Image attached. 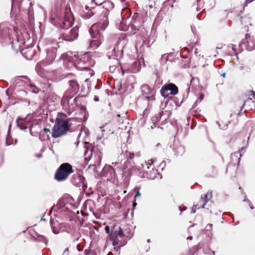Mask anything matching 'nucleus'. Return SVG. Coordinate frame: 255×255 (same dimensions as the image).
<instances>
[{
	"label": "nucleus",
	"instance_id": "34",
	"mask_svg": "<svg viewBox=\"0 0 255 255\" xmlns=\"http://www.w3.org/2000/svg\"><path fill=\"white\" fill-rule=\"evenodd\" d=\"M64 205V203H63V200L62 199H60L59 200L56 206L59 210L66 209L68 212H69V210L68 209V208L65 207Z\"/></svg>",
	"mask_w": 255,
	"mask_h": 255
},
{
	"label": "nucleus",
	"instance_id": "15",
	"mask_svg": "<svg viewBox=\"0 0 255 255\" xmlns=\"http://www.w3.org/2000/svg\"><path fill=\"white\" fill-rule=\"evenodd\" d=\"M74 56L77 59L75 62L81 66H84L85 68L90 65L89 63L91 59H90L88 54L85 53L84 54L78 55L75 54Z\"/></svg>",
	"mask_w": 255,
	"mask_h": 255
},
{
	"label": "nucleus",
	"instance_id": "51",
	"mask_svg": "<svg viewBox=\"0 0 255 255\" xmlns=\"http://www.w3.org/2000/svg\"><path fill=\"white\" fill-rule=\"evenodd\" d=\"M105 231L106 234L110 235V228L109 226H106L105 228Z\"/></svg>",
	"mask_w": 255,
	"mask_h": 255
},
{
	"label": "nucleus",
	"instance_id": "56",
	"mask_svg": "<svg viewBox=\"0 0 255 255\" xmlns=\"http://www.w3.org/2000/svg\"><path fill=\"white\" fill-rule=\"evenodd\" d=\"M90 250H85L84 251V255H89L90 254Z\"/></svg>",
	"mask_w": 255,
	"mask_h": 255
},
{
	"label": "nucleus",
	"instance_id": "62",
	"mask_svg": "<svg viewBox=\"0 0 255 255\" xmlns=\"http://www.w3.org/2000/svg\"><path fill=\"white\" fill-rule=\"evenodd\" d=\"M218 72L221 76L223 77V71L221 68L219 69Z\"/></svg>",
	"mask_w": 255,
	"mask_h": 255
},
{
	"label": "nucleus",
	"instance_id": "52",
	"mask_svg": "<svg viewBox=\"0 0 255 255\" xmlns=\"http://www.w3.org/2000/svg\"><path fill=\"white\" fill-rule=\"evenodd\" d=\"M60 58L63 60L68 59V55L66 53H63L61 55Z\"/></svg>",
	"mask_w": 255,
	"mask_h": 255
},
{
	"label": "nucleus",
	"instance_id": "17",
	"mask_svg": "<svg viewBox=\"0 0 255 255\" xmlns=\"http://www.w3.org/2000/svg\"><path fill=\"white\" fill-rule=\"evenodd\" d=\"M115 175L114 169L110 165L105 166L102 171V176L107 178V180L113 178Z\"/></svg>",
	"mask_w": 255,
	"mask_h": 255
},
{
	"label": "nucleus",
	"instance_id": "16",
	"mask_svg": "<svg viewBox=\"0 0 255 255\" xmlns=\"http://www.w3.org/2000/svg\"><path fill=\"white\" fill-rule=\"evenodd\" d=\"M68 83L69 87L65 93L74 96L79 91V84L75 80H69Z\"/></svg>",
	"mask_w": 255,
	"mask_h": 255
},
{
	"label": "nucleus",
	"instance_id": "35",
	"mask_svg": "<svg viewBox=\"0 0 255 255\" xmlns=\"http://www.w3.org/2000/svg\"><path fill=\"white\" fill-rule=\"evenodd\" d=\"M39 139L41 141H45L49 139L48 134H45L44 132H40L39 135Z\"/></svg>",
	"mask_w": 255,
	"mask_h": 255
},
{
	"label": "nucleus",
	"instance_id": "22",
	"mask_svg": "<svg viewBox=\"0 0 255 255\" xmlns=\"http://www.w3.org/2000/svg\"><path fill=\"white\" fill-rule=\"evenodd\" d=\"M114 228L115 230L114 231L112 230L110 236H113L114 237H117L118 238V237L120 238H123L125 236L124 232L121 227L119 226L117 228H116V227H115Z\"/></svg>",
	"mask_w": 255,
	"mask_h": 255
},
{
	"label": "nucleus",
	"instance_id": "25",
	"mask_svg": "<svg viewBox=\"0 0 255 255\" xmlns=\"http://www.w3.org/2000/svg\"><path fill=\"white\" fill-rule=\"evenodd\" d=\"M85 148H86V150L84 152V155L85 156V160L89 161L91 159L92 155H93V148H90L89 147H87V144H90L89 142H85Z\"/></svg>",
	"mask_w": 255,
	"mask_h": 255
},
{
	"label": "nucleus",
	"instance_id": "31",
	"mask_svg": "<svg viewBox=\"0 0 255 255\" xmlns=\"http://www.w3.org/2000/svg\"><path fill=\"white\" fill-rule=\"evenodd\" d=\"M137 33V35L140 36L141 38L145 37L146 35V31L143 27H141L138 29L137 30L134 31L132 34H135Z\"/></svg>",
	"mask_w": 255,
	"mask_h": 255
},
{
	"label": "nucleus",
	"instance_id": "5",
	"mask_svg": "<svg viewBox=\"0 0 255 255\" xmlns=\"http://www.w3.org/2000/svg\"><path fill=\"white\" fill-rule=\"evenodd\" d=\"M128 42L125 36L120 37L112 51L111 55H109V58L115 59L117 64H120L119 59L123 57V50L126 48Z\"/></svg>",
	"mask_w": 255,
	"mask_h": 255
},
{
	"label": "nucleus",
	"instance_id": "8",
	"mask_svg": "<svg viewBox=\"0 0 255 255\" xmlns=\"http://www.w3.org/2000/svg\"><path fill=\"white\" fill-rule=\"evenodd\" d=\"M255 49V37L249 34L245 35V37L242 39L239 45V50L242 51L244 49L251 51Z\"/></svg>",
	"mask_w": 255,
	"mask_h": 255
},
{
	"label": "nucleus",
	"instance_id": "6",
	"mask_svg": "<svg viewBox=\"0 0 255 255\" xmlns=\"http://www.w3.org/2000/svg\"><path fill=\"white\" fill-rule=\"evenodd\" d=\"M9 30V28L6 26L5 23L0 24V41L2 44H10L11 48L16 50L19 47L18 40L16 37V40H11Z\"/></svg>",
	"mask_w": 255,
	"mask_h": 255
},
{
	"label": "nucleus",
	"instance_id": "20",
	"mask_svg": "<svg viewBox=\"0 0 255 255\" xmlns=\"http://www.w3.org/2000/svg\"><path fill=\"white\" fill-rule=\"evenodd\" d=\"M104 5L102 7L103 10L100 14V15H99L98 18H101L102 17V15H103L104 12H105V10H107L108 12V15L109 14L110 10L112 9L113 8L114 6V3L110 0H105L103 2Z\"/></svg>",
	"mask_w": 255,
	"mask_h": 255
},
{
	"label": "nucleus",
	"instance_id": "44",
	"mask_svg": "<svg viewBox=\"0 0 255 255\" xmlns=\"http://www.w3.org/2000/svg\"><path fill=\"white\" fill-rule=\"evenodd\" d=\"M30 90L33 93H38L39 92V89L35 86L30 84L29 85Z\"/></svg>",
	"mask_w": 255,
	"mask_h": 255
},
{
	"label": "nucleus",
	"instance_id": "12",
	"mask_svg": "<svg viewBox=\"0 0 255 255\" xmlns=\"http://www.w3.org/2000/svg\"><path fill=\"white\" fill-rule=\"evenodd\" d=\"M142 95L148 101H152L155 100V91L148 85L144 84L141 87Z\"/></svg>",
	"mask_w": 255,
	"mask_h": 255
},
{
	"label": "nucleus",
	"instance_id": "29",
	"mask_svg": "<svg viewBox=\"0 0 255 255\" xmlns=\"http://www.w3.org/2000/svg\"><path fill=\"white\" fill-rule=\"evenodd\" d=\"M163 115H164V112L162 111H161L157 115H156L154 117H152L151 119V120L152 123H153V125H154L157 122H158L161 119V117Z\"/></svg>",
	"mask_w": 255,
	"mask_h": 255
},
{
	"label": "nucleus",
	"instance_id": "41",
	"mask_svg": "<svg viewBox=\"0 0 255 255\" xmlns=\"http://www.w3.org/2000/svg\"><path fill=\"white\" fill-rule=\"evenodd\" d=\"M11 128V125H10L9 126V129H8V130L7 131V137H6V144L7 145H10L12 144V142L10 141V140L9 139V132H10V129Z\"/></svg>",
	"mask_w": 255,
	"mask_h": 255
},
{
	"label": "nucleus",
	"instance_id": "2",
	"mask_svg": "<svg viewBox=\"0 0 255 255\" xmlns=\"http://www.w3.org/2000/svg\"><path fill=\"white\" fill-rule=\"evenodd\" d=\"M99 21L93 24L89 29V33L92 38L95 39L90 42V46L98 47L101 43L102 34L100 30L104 31L109 25L108 12L105 10L102 17L98 18Z\"/></svg>",
	"mask_w": 255,
	"mask_h": 255
},
{
	"label": "nucleus",
	"instance_id": "13",
	"mask_svg": "<svg viewBox=\"0 0 255 255\" xmlns=\"http://www.w3.org/2000/svg\"><path fill=\"white\" fill-rule=\"evenodd\" d=\"M73 96L64 93L62 99L61 105L64 110H68L77 101V98L72 100Z\"/></svg>",
	"mask_w": 255,
	"mask_h": 255
},
{
	"label": "nucleus",
	"instance_id": "11",
	"mask_svg": "<svg viewBox=\"0 0 255 255\" xmlns=\"http://www.w3.org/2000/svg\"><path fill=\"white\" fill-rule=\"evenodd\" d=\"M85 178L80 174H74L72 175L71 182L74 186L82 188L83 191H85L87 188V185L85 183Z\"/></svg>",
	"mask_w": 255,
	"mask_h": 255
},
{
	"label": "nucleus",
	"instance_id": "64",
	"mask_svg": "<svg viewBox=\"0 0 255 255\" xmlns=\"http://www.w3.org/2000/svg\"><path fill=\"white\" fill-rule=\"evenodd\" d=\"M42 156H43V155H42V153H38V154H36V156L37 157H38V158H40L42 157Z\"/></svg>",
	"mask_w": 255,
	"mask_h": 255
},
{
	"label": "nucleus",
	"instance_id": "4",
	"mask_svg": "<svg viewBox=\"0 0 255 255\" xmlns=\"http://www.w3.org/2000/svg\"><path fill=\"white\" fill-rule=\"evenodd\" d=\"M131 171L140 178L149 179H154L158 174L157 170L154 169L151 165L148 166L145 161L139 166L132 167Z\"/></svg>",
	"mask_w": 255,
	"mask_h": 255
},
{
	"label": "nucleus",
	"instance_id": "14",
	"mask_svg": "<svg viewBox=\"0 0 255 255\" xmlns=\"http://www.w3.org/2000/svg\"><path fill=\"white\" fill-rule=\"evenodd\" d=\"M134 157V154L133 152L126 150L125 152L123 151L118 157V161H120V164H122V161L124 159H126L124 161V169L128 168L127 165V162L128 161V159H132ZM119 162H115V164H119Z\"/></svg>",
	"mask_w": 255,
	"mask_h": 255
},
{
	"label": "nucleus",
	"instance_id": "24",
	"mask_svg": "<svg viewBox=\"0 0 255 255\" xmlns=\"http://www.w3.org/2000/svg\"><path fill=\"white\" fill-rule=\"evenodd\" d=\"M236 46L235 45H228L226 48V55L233 56H237L238 52L236 50Z\"/></svg>",
	"mask_w": 255,
	"mask_h": 255
},
{
	"label": "nucleus",
	"instance_id": "1",
	"mask_svg": "<svg viewBox=\"0 0 255 255\" xmlns=\"http://www.w3.org/2000/svg\"><path fill=\"white\" fill-rule=\"evenodd\" d=\"M50 21L61 31L59 40L62 39L65 41L71 42L77 39L79 35V28L77 26H75L70 31H67L73 25L74 21V17L70 8L66 7L64 13L61 16L57 15L55 17L51 16Z\"/></svg>",
	"mask_w": 255,
	"mask_h": 255
},
{
	"label": "nucleus",
	"instance_id": "3",
	"mask_svg": "<svg viewBox=\"0 0 255 255\" xmlns=\"http://www.w3.org/2000/svg\"><path fill=\"white\" fill-rule=\"evenodd\" d=\"M61 116L57 118L55 123L52 129V136L57 138L64 135L69 131L71 124L69 123V119L65 114H60Z\"/></svg>",
	"mask_w": 255,
	"mask_h": 255
},
{
	"label": "nucleus",
	"instance_id": "39",
	"mask_svg": "<svg viewBox=\"0 0 255 255\" xmlns=\"http://www.w3.org/2000/svg\"><path fill=\"white\" fill-rule=\"evenodd\" d=\"M110 240L112 242V245L113 246H117L119 244V239L117 237H114L113 236H110Z\"/></svg>",
	"mask_w": 255,
	"mask_h": 255
},
{
	"label": "nucleus",
	"instance_id": "57",
	"mask_svg": "<svg viewBox=\"0 0 255 255\" xmlns=\"http://www.w3.org/2000/svg\"><path fill=\"white\" fill-rule=\"evenodd\" d=\"M141 196V193H140L139 191H137L136 192V194H135V198H136V197H140Z\"/></svg>",
	"mask_w": 255,
	"mask_h": 255
},
{
	"label": "nucleus",
	"instance_id": "38",
	"mask_svg": "<svg viewBox=\"0 0 255 255\" xmlns=\"http://www.w3.org/2000/svg\"><path fill=\"white\" fill-rule=\"evenodd\" d=\"M150 38L151 37H149L147 39L143 41V44L147 47H150V45L153 43L154 41L153 39H152V41H151Z\"/></svg>",
	"mask_w": 255,
	"mask_h": 255
},
{
	"label": "nucleus",
	"instance_id": "40",
	"mask_svg": "<svg viewBox=\"0 0 255 255\" xmlns=\"http://www.w3.org/2000/svg\"><path fill=\"white\" fill-rule=\"evenodd\" d=\"M25 84V82L22 80L17 79L15 81V86L16 87L24 86Z\"/></svg>",
	"mask_w": 255,
	"mask_h": 255
},
{
	"label": "nucleus",
	"instance_id": "60",
	"mask_svg": "<svg viewBox=\"0 0 255 255\" xmlns=\"http://www.w3.org/2000/svg\"><path fill=\"white\" fill-rule=\"evenodd\" d=\"M66 254L67 255H69V249H68V248H66V249L64 250V252H63V254Z\"/></svg>",
	"mask_w": 255,
	"mask_h": 255
},
{
	"label": "nucleus",
	"instance_id": "30",
	"mask_svg": "<svg viewBox=\"0 0 255 255\" xmlns=\"http://www.w3.org/2000/svg\"><path fill=\"white\" fill-rule=\"evenodd\" d=\"M212 230V224H208L203 230L204 233L207 236L211 238L212 236L211 231Z\"/></svg>",
	"mask_w": 255,
	"mask_h": 255
},
{
	"label": "nucleus",
	"instance_id": "54",
	"mask_svg": "<svg viewBox=\"0 0 255 255\" xmlns=\"http://www.w3.org/2000/svg\"><path fill=\"white\" fill-rule=\"evenodd\" d=\"M42 132H44L45 134H50V131L48 128H44L43 129Z\"/></svg>",
	"mask_w": 255,
	"mask_h": 255
},
{
	"label": "nucleus",
	"instance_id": "32",
	"mask_svg": "<svg viewBox=\"0 0 255 255\" xmlns=\"http://www.w3.org/2000/svg\"><path fill=\"white\" fill-rule=\"evenodd\" d=\"M81 114L83 115V121H86L88 118V112L87 111L86 108L85 106H81Z\"/></svg>",
	"mask_w": 255,
	"mask_h": 255
},
{
	"label": "nucleus",
	"instance_id": "63",
	"mask_svg": "<svg viewBox=\"0 0 255 255\" xmlns=\"http://www.w3.org/2000/svg\"><path fill=\"white\" fill-rule=\"evenodd\" d=\"M50 84H49V83H46L45 84V86L43 87V88L48 89V88H50Z\"/></svg>",
	"mask_w": 255,
	"mask_h": 255
},
{
	"label": "nucleus",
	"instance_id": "42",
	"mask_svg": "<svg viewBox=\"0 0 255 255\" xmlns=\"http://www.w3.org/2000/svg\"><path fill=\"white\" fill-rule=\"evenodd\" d=\"M244 105H245V103L242 106L241 109L240 110V111L239 113H236L235 112H234L233 113H232V114H230V117L231 118L233 116H236V115H237V116H241V115H242V114L245 112H242V111L243 110V109L244 108Z\"/></svg>",
	"mask_w": 255,
	"mask_h": 255
},
{
	"label": "nucleus",
	"instance_id": "61",
	"mask_svg": "<svg viewBox=\"0 0 255 255\" xmlns=\"http://www.w3.org/2000/svg\"><path fill=\"white\" fill-rule=\"evenodd\" d=\"M194 54H195V55L197 56V57H198V56H200V55H198V49H195L194 50Z\"/></svg>",
	"mask_w": 255,
	"mask_h": 255
},
{
	"label": "nucleus",
	"instance_id": "7",
	"mask_svg": "<svg viewBox=\"0 0 255 255\" xmlns=\"http://www.w3.org/2000/svg\"><path fill=\"white\" fill-rule=\"evenodd\" d=\"M73 172L72 165L69 163H63L57 169L54 178L58 182L63 181L67 179L69 175Z\"/></svg>",
	"mask_w": 255,
	"mask_h": 255
},
{
	"label": "nucleus",
	"instance_id": "21",
	"mask_svg": "<svg viewBox=\"0 0 255 255\" xmlns=\"http://www.w3.org/2000/svg\"><path fill=\"white\" fill-rule=\"evenodd\" d=\"M244 152L242 153L241 151H238L231 154V158L233 164L234 166H236V165H238L239 164V162L241 160V157L242 156Z\"/></svg>",
	"mask_w": 255,
	"mask_h": 255
},
{
	"label": "nucleus",
	"instance_id": "23",
	"mask_svg": "<svg viewBox=\"0 0 255 255\" xmlns=\"http://www.w3.org/2000/svg\"><path fill=\"white\" fill-rule=\"evenodd\" d=\"M140 61L136 60L132 63L128 70L130 73H136L140 70Z\"/></svg>",
	"mask_w": 255,
	"mask_h": 255
},
{
	"label": "nucleus",
	"instance_id": "33",
	"mask_svg": "<svg viewBox=\"0 0 255 255\" xmlns=\"http://www.w3.org/2000/svg\"><path fill=\"white\" fill-rule=\"evenodd\" d=\"M240 20L242 24H245V30L248 31V26L246 24L250 22V18L247 16L241 17Z\"/></svg>",
	"mask_w": 255,
	"mask_h": 255
},
{
	"label": "nucleus",
	"instance_id": "43",
	"mask_svg": "<svg viewBox=\"0 0 255 255\" xmlns=\"http://www.w3.org/2000/svg\"><path fill=\"white\" fill-rule=\"evenodd\" d=\"M124 245L120 244L119 246H114V251L116 252V255H119L120 254V248L123 247Z\"/></svg>",
	"mask_w": 255,
	"mask_h": 255
},
{
	"label": "nucleus",
	"instance_id": "45",
	"mask_svg": "<svg viewBox=\"0 0 255 255\" xmlns=\"http://www.w3.org/2000/svg\"><path fill=\"white\" fill-rule=\"evenodd\" d=\"M51 225L52 231L54 234H58L59 233V229L53 226L51 222H50Z\"/></svg>",
	"mask_w": 255,
	"mask_h": 255
},
{
	"label": "nucleus",
	"instance_id": "46",
	"mask_svg": "<svg viewBox=\"0 0 255 255\" xmlns=\"http://www.w3.org/2000/svg\"><path fill=\"white\" fill-rule=\"evenodd\" d=\"M169 55H170V54H165L162 55L161 59L164 63H165L168 60V56Z\"/></svg>",
	"mask_w": 255,
	"mask_h": 255
},
{
	"label": "nucleus",
	"instance_id": "10",
	"mask_svg": "<svg viewBox=\"0 0 255 255\" xmlns=\"http://www.w3.org/2000/svg\"><path fill=\"white\" fill-rule=\"evenodd\" d=\"M169 91L171 95H176L178 93V88L177 86L173 83H168L165 84L160 90L161 96L164 98L168 96L167 92Z\"/></svg>",
	"mask_w": 255,
	"mask_h": 255
},
{
	"label": "nucleus",
	"instance_id": "18",
	"mask_svg": "<svg viewBox=\"0 0 255 255\" xmlns=\"http://www.w3.org/2000/svg\"><path fill=\"white\" fill-rule=\"evenodd\" d=\"M16 123L17 126L21 130H24L27 129V125L29 124V121L27 120V118H21L18 117Z\"/></svg>",
	"mask_w": 255,
	"mask_h": 255
},
{
	"label": "nucleus",
	"instance_id": "59",
	"mask_svg": "<svg viewBox=\"0 0 255 255\" xmlns=\"http://www.w3.org/2000/svg\"><path fill=\"white\" fill-rule=\"evenodd\" d=\"M191 30H192V31L193 32V33H194L195 32V31H196V28H195V26L191 25Z\"/></svg>",
	"mask_w": 255,
	"mask_h": 255
},
{
	"label": "nucleus",
	"instance_id": "27",
	"mask_svg": "<svg viewBox=\"0 0 255 255\" xmlns=\"http://www.w3.org/2000/svg\"><path fill=\"white\" fill-rule=\"evenodd\" d=\"M32 237L35 241L40 242H43L44 243L45 245L47 246L48 240L44 236L40 235L37 232H35L34 234L32 235Z\"/></svg>",
	"mask_w": 255,
	"mask_h": 255
},
{
	"label": "nucleus",
	"instance_id": "55",
	"mask_svg": "<svg viewBox=\"0 0 255 255\" xmlns=\"http://www.w3.org/2000/svg\"><path fill=\"white\" fill-rule=\"evenodd\" d=\"M77 249L79 252H81L83 250V248L81 247L80 245L78 244L77 246Z\"/></svg>",
	"mask_w": 255,
	"mask_h": 255
},
{
	"label": "nucleus",
	"instance_id": "49",
	"mask_svg": "<svg viewBox=\"0 0 255 255\" xmlns=\"http://www.w3.org/2000/svg\"><path fill=\"white\" fill-rule=\"evenodd\" d=\"M204 97V94L201 93V94H200L199 97L197 98L196 101L197 102H198L199 103H200L202 101V100L203 99Z\"/></svg>",
	"mask_w": 255,
	"mask_h": 255
},
{
	"label": "nucleus",
	"instance_id": "26",
	"mask_svg": "<svg viewBox=\"0 0 255 255\" xmlns=\"http://www.w3.org/2000/svg\"><path fill=\"white\" fill-rule=\"evenodd\" d=\"M173 149L174 151L175 154H176L177 156L182 155L185 151L184 147L179 143L174 145Z\"/></svg>",
	"mask_w": 255,
	"mask_h": 255
},
{
	"label": "nucleus",
	"instance_id": "28",
	"mask_svg": "<svg viewBox=\"0 0 255 255\" xmlns=\"http://www.w3.org/2000/svg\"><path fill=\"white\" fill-rule=\"evenodd\" d=\"M212 197V192L211 191H208L206 194L201 196V199L204 201V204L201 206L202 208H205V205L211 199Z\"/></svg>",
	"mask_w": 255,
	"mask_h": 255
},
{
	"label": "nucleus",
	"instance_id": "53",
	"mask_svg": "<svg viewBox=\"0 0 255 255\" xmlns=\"http://www.w3.org/2000/svg\"><path fill=\"white\" fill-rule=\"evenodd\" d=\"M118 64H116V63L115 62V64L113 65H112V66H110V70L111 71H114L116 68V66Z\"/></svg>",
	"mask_w": 255,
	"mask_h": 255
},
{
	"label": "nucleus",
	"instance_id": "50",
	"mask_svg": "<svg viewBox=\"0 0 255 255\" xmlns=\"http://www.w3.org/2000/svg\"><path fill=\"white\" fill-rule=\"evenodd\" d=\"M166 166V161L165 160H163L162 162L159 165V167L163 170Z\"/></svg>",
	"mask_w": 255,
	"mask_h": 255
},
{
	"label": "nucleus",
	"instance_id": "37",
	"mask_svg": "<svg viewBox=\"0 0 255 255\" xmlns=\"http://www.w3.org/2000/svg\"><path fill=\"white\" fill-rule=\"evenodd\" d=\"M33 10L32 6V2H30L29 6L28 9V15L29 19H32L33 17Z\"/></svg>",
	"mask_w": 255,
	"mask_h": 255
},
{
	"label": "nucleus",
	"instance_id": "19",
	"mask_svg": "<svg viewBox=\"0 0 255 255\" xmlns=\"http://www.w3.org/2000/svg\"><path fill=\"white\" fill-rule=\"evenodd\" d=\"M143 23V21L141 20L140 17L134 18V16L132 18L131 21V28L134 31L137 30L138 29L141 28V26Z\"/></svg>",
	"mask_w": 255,
	"mask_h": 255
},
{
	"label": "nucleus",
	"instance_id": "48",
	"mask_svg": "<svg viewBox=\"0 0 255 255\" xmlns=\"http://www.w3.org/2000/svg\"><path fill=\"white\" fill-rule=\"evenodd\" d=\"M197 3V7H196L197 11L199 10L200 6L202 5V0H196Z\"/></svg>",
	"mask_w": 255,
	"mask_h": 255
},
{
	"label": "nucleus",
	"instance_id": "47",
	"mask_svg": "<svg viewBox=\"0 0 255 255\" xmlns=\"http://www.w3.org/2000/svg\"><path fill=\"white\" fill-rule=\"evenodd\" d=\"M200 208H202L201 207V206H198V205H194V207L192 209L191 213L194 214L196 212V209H200Z\"/></svg>",
	"mask_w": 255,
	"mask_h": 255
},
{
	"label": "nucleus",
	"instance_id": "58",
	"mask_svg": "<svg viewBox=\"0 0 255 255\" xmlns=\"http://www.w3.org/2000/svg\"><path fill=\"white\" fill-rule=\"evenodd\" d=\"M216 27L217 28H218V27H220L221 28H222V22H221V21H220L219 23H217V24H216Z\"/></svg>",
	"mask_w": 255,
	"mask_h": 255
},
{
	"label": "nucleus",
	"instance_id": "9",
	"mask_svg": "<svg viewBox=\"0 0 255 255\" xmlns=\"http://www.w3.org/2000/svg\"><path fill=\"white\" fill-rule=\"evenodd\" d=\"M56 45L57 46H51L46 49V57L44 62L45 65H48L52 64L55 59L57 55V49L59 48V46L58 44H57Z\"/></svg>",
	"mask_w": 255,
	"mask_h": 255
},
{
	"label": "nucleus",
	"instance_id": "36",
	"mask_svg": "<svg viewBox=\"0 0 255 255\" xmlns=\"http://www.w3.org/2000/svg\"><path fill=\"white\" fill-rule=\"evenodd\" d=\"M93 15V12L91 10H89L87 12H85L82 14V17L85 19H89Z\"/></svg>",
	"mask_w": 255,
	"mask_h": 255
}]
</instances>
